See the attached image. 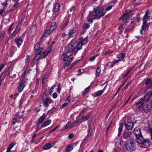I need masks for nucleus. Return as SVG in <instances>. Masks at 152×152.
Masks as SVG:
<instances>
[{
    "label": "nucleus",
    "instance_id": "1",
    "mask_svg": "<svg viewBox=\"0 0 152 152\" xmlns=\"http://www.w3.org/2000/svg\"><path fill=\"white\" fill-rule=\"evenodd\" d=\"M152 95L151 91H149L144 96L145 99H147L142 107V109L144 112L148 113L152 110V99L151 96Z\"/></svg>",
    "mask_w": 152,
    "mask_h": 152
},
{
    "label": "nucleus",
    "instance_id": "2",
    "mask_svg": "<svg viewBox=\"0 0 152 152\" xmlns=\"http://www.w3.org/2000/svg\"><path fill=\"white\" fill-rule=\"evenodd\" d=\"M136 141L142 148H147L150 145L149 139H144L142 135L136 137Z\"/></svg>",
    "mask_w": 152,
    "mask_h": 152
},
{
    "label": "nucleus",
    "instance_id": "3",
    "mask_svg": "<svg viewBox=\"0 0 152 152\" xmlns=\"http://www.w3.org/2000/svg\"><path fill=\"white\" fill-rule=\"evenodd\" d=\"M93 12L96 18V19H99L104 16L106 12H104L102 8L99 6L95 7L93 8Z\"/></svg>",
    "mask_w": 152,
    "mask_h": 152
},
{
    "label": "nucleus",
    "instance_id": "4",
    "mask_svg": "<svg viewBox=\"0 0 152 152\" xmlns=\"http://www.w3.org/2000/svg\"><path fill=\"white\" fill-rule=\"evenodd\" d=\"M125 146L127 150L130 151H133L136 148L134 140L132 139L129 140L126 142Z\"/></svg>",
    "mask_w": 152,
    "mask_h": 152
},
{
    "label": "nucleus",
    "instance_id": "5",
    "mask_svg": "<svg viewBox=\"0 0 152 152\" xmlns=\"http://www.w3.org/2000/svg\"><path fill=\"white\" fill-rule=\"evenodd\" d=\"M68 51L70 53L69 55L68 54L69 53H68L66 57H70L71 56H75V55L76 53L75 49H76L75 47H74L73 45H68Z\"/></svg>",
    "mask_w": 152,
    "mask_h": 152
},
{
    "label": "nucleus",
    "instance_id": "6",
    "mask_svg": "<svg viewBox=\"0 0 152 152\" xmlns=\"http://www.w3.org/2000/svg\"><path fill=\"white\" fill-rule=\"evenodd\" d=\"M34 52L37 56H40L41 54V52L42 51L43 48L40 47V44L37 42L35 45L34 47Z\"/></svg>",
    "mask_w": 152,
    "mask_h": 152
},
{
    "label": "nucleus",
    "instance_id": "7",
    "mask_svg": "<svg viewBox=\"0 0 152 152\" xmlns=\"http://www.w3.org/2000/svg\"><path fill=\"white\" fill-rule=\"evenodd\" d=\"M96 19L93 11H89L87 17V21L90 24L93 23V20Z\"/></svg>",
    "mask_w": 152,
    "mask_h": 152
},
{
    "label": "nucleus",
    "instance_id": "8",
    "mask_svg": "<svg viewBox=\"0 0 152 152\" xmlns=\"http://www.w3.org/2000/svg\"><path fill=\"white\" fill-rule=\"evenodd\" d=\"M147 99L144 97V99L140 98L136 101V103L137 105V107L138 108H141V107H142Z\"/></svg>",
    "mask_w": 152,
    "mask_h": 152
},
{
    "label": "nucleus",
    "instance_id": "9",
    "mask_svg": "<svg viewBox=\"0 0 152 152\" xmlns=\"http://www.w3.org/2000/svg\"><path fill=\"white\" fill-rule=\"evenodd\" d=\"M92 128L91 125L90 124V123H89L88 125V134L87 135L86 137L84 139L83 142L86 141L88 139L89 135H90L91 136H92Z\"/></svg>",
    "mask_w": 152,
    "mask_h": 152
},
{
    "label": "nucleus",
    "instance_id": "10",
    "mask_svg": "<svg viewBox=\"0 0 152 152\" xmlns=\"http://www.w3.org/2000/svg\"><path fill=\"white\" fill-rule=\"evenodd\" d=\"M133 133L135 135L136 137L142 135L140 127H137L134 128Z\"/></svg>",
    "mask_w": 152,
    "mask_h": 152
},
{
    "label": "nucleus",
    "instance_id": "11",
    "mask_svg": "<svg viewBox=\"0 0 152 152\" xmlns=\"http://www.w3.org/2000/svg\"><path fill=\"white\" fill-rule=\"evenodd\" d=\"M124 126L128 130H132L133 128L134 127V124L132 122H127L126 123V122H124Z\"/></svg>",
    "mask_w": 152,
    "mask_h": 152
},
{
    "label": "nucleus",
    "instance_id": "12",
    "mask_svg": "<svg viewBox=\"0 0 152 152\" xmlns=\"http://www.w3.org/2000/svg\"><path fill=\"white\" fill-rule=\"evenodd\" d=\"M132 133L131 132L127 130H125L123 134V138L124 139H127L132 135Z\"/></svg>",
    "mask_w": 152,
    "mask_h": 152
},
{
    "label": "nucleus",
    "instance_id": "13",
    "mask_svg": "<svg viewBox=\"0 0 152 152\" xmlns=\"http://www.w3.org/2000/svg\"><path fill=\"white\" fill-rule=\"evenodd\" d=\"M106 88V86H105L103 90L98 91L96 92H95L93 94V96L94 97H96V96H101L104 93Z\"/></svg>",
    "mask_w": 152,
    "mask_h": 152
},
{
    "label": "nucleus",
    "instance_id": "14",
    "mask_svg": "<svg viewBox=\"0 0 152 152\" xmlns=\"http://www.w3.org/2000/svg\"><path fill=\"white\" fill-rule=\"evenodd\" d=\"M52 46L51 45L47 50H44L42 52L43 56H44V57H45L47 56L48 54L52 51Z\"/></svg>",
    "mask_w": 152,
    "mask_h": 152
},
{
    "label": "nucleus",
    "instance_id": "15",
    "mask_svg": "<svg viewBox=\"0 0 152 152\" xmlns=\"http://www.w3.org/2000/svg\"><path fill=\"white\" fill-rule=\"evenodd\" d=\"M91 115L90 114H88L86 116L81 117L79 121L80 123H82L87 121Z\"/></svg>",
    "mask_w": 152,
    "mask_h": 152
},
{
    "label": "nucleus",
    "instance_id": "16",
    "mask_svg": "<svg viewBox=\"0 0 152 152\" xmlns=\"http://www.w3.org/2000/svg\"><path fill=\"white\" fill-rule=\"evenodd\" d=\"M9 1V0H0L1 4L4 9H6L7 7L8 2Z\"/></svg>",
    "mask_w": 152,
    "mask_h": 152
},
{
    "label": "nucleus",
    "instance_id": "17",
    "mask_svg": "<svg viewBox=\"0 0 152 152\" xmlns=\"http://www.w3.org/2000/svg\"><path fill=\"white\" fill-rule=\"evenodd\" d=\"M51 99L49 98H46L43 101V104L45 106L47 107L48 104L51 103Z\"/></svg>",
    "mask_w": 152,
    "mask_h": 152
},
{
    "label": "nucleus",
    "instance_id": "18",
    "mask_svg": "<svg viewBox=\"0 0 152 152\" xmlns=\"http://www.w3.org/2000/svg\"><path fill=\"white\" fill-rule=\"evenodd\" d=\"M54 145V144H50L48 143L43 146V149L45 150H47L50 149Z\"/></svg>",
    "mask_w": 152,
    "mask_h": 152
},
{
    "label": "nucleus",
    "instance_id": "19",
    "mask_svg": "<svg viewBox=\"0 0 152 152\" xmlns=\"http://www.w3.org/2000/svg\"><path fill=\"white\" fill-rule=\"evenodd\" d=\"M25 86V85L23 83V81L20 83L18 88V91L19 92H21Z\"/></svg>",
    "mask_w": 152,
    "mask_h": 152
},
{
    "label": "nucleus",
    "instance_id": "20",
    "mask_svg": "<svg viewBox=\"0 0 152 152\" xmlns=\"http://www.w3.org/2000/svg\"><path fill=\"white\" fill-rule=\"evenodd\" d=\"M88 39V37H87L84 38H83L82 37H81L79 39L78 41H80L81 42V43L83 45L87 43Z\"/></svg>",
    "mask_w": 152,
    "mask_h": 152
},
{
    "label": "nucleus",
    "instance_id": "21",
    "mask_svg": "<svg viewBox=\"0 0 152 152\" xmlns=\"http://www.w3.org/2000/svg\"><path fill=\"white\" fill-rule=\"evenodd\" d=\"M143 23L142 25V28L140 30V33L141 34H142V31L144 30L145 28H146L147 27V20H143Z\"/></svg>",
    "mask_w": 152,
    "mask_h": 152
},
{
    "label": "nucleus",
    "instance_id": "22",
    "mask_svg": "<svg viewBox=\"0 0 152 152\" xmlns=\"http://www.w3.org/2000/svg\"><path fill=\"white\" fill-rule=\"evenodd\" d=\"M150 13L148 10L145 13V15L143 18V20H147V19L150 18Z\"/></svg>",
    "mask_w": 152,
    "mask_h": 152
},
{
    "label": "nucleus",
    "instance_id": "23",
    "mask_svg": "<svg viewBox=\"0 0 152 152\" xmlns=\"http://www.w3.org/2000/svg\"><path fill=\"white\" fill-rule=\"evenodd\" d=\"M128 12L124 13L122 18V19L124 23H125L126 20L129 19V15L128 16Z\"/></svg>",
    "mask_w": 152,
    "mask_h": 152
},
{
    "label": "nucleus",
    "instance_id": "24",
    "mask_svg": "<svg viewBox=\"0 0 152 152\" xmlns=\"http://www.w3.org/2000/svg\"><path fill=\"white\" fill-rule=\"evenodd\" d=\"M123 124L122 123H120L119 124V126L118 129V136L120 137L121 135V132H122L123 129L122 127Z\"/></svg>",
    "mask_w": 152,
    "mask_h": 152
},
{
    "label": "nucleus",
    "instance_id": "25",
    "mask_svg": "<svg viewBox=\"0 0 152 152\" xmlns=\"http://www.w3.org/2000/svg\"><path fill=\"white\" fill-rule=\"evenodd\" d=\"M83 45V44L81 43V42L80 41H78L77 45L75 46L76 49L77 50V51H78L81 49Z\"/></svg>",
    "mask_w": 152,
    "mask_h": 152
},
{
    "label": "nucleus",
    "instance_id": "26",
    "mask_svg": "<svg viewBox=\"0 0 152 152\" xmlns=\"http://www.w3.org/2000/svg\"><path fill=\"white\" fill-rule=\"evenodd\" d=\"M46 115L45 113H44L39 119L38 121L39 123H41L46 118Z\"/></svg>",
    "mask_w": 152,
    "mask_h": 152
},
{
    "label": "nucleus",
    "instance_id": "27",
    "mask_svg": "<svg viewBox=\"0 0 152 152\" xmlns=\"http://www.w3.org/2000/svg\"><path fill=\"white\" fill-rule=\"evenodd\" d=\"M56 28V24L55 23L53 22L51 23L50 28V30L53 31L55 30Z\"/></svg>",
    "mask_w": 152,
    "mask_h": 152
},
{
    "label": "nucleus",
    "instance_id": "28",
    "mask_svg": "<svg viewBox=\"0 0 152 152\" xmlns=\"http://www.w3.org/2000/svg\"><path fill=\"white\" fill-rule=\"evenodd\" d=\"M16 42L17 43V46L18 47H19L23 42V40L21 38H18L16 40Z\"/></svg>",
    "mask_w": 152,
    "mask_h": 152
},
{
    "label": "nucleus",
    "instance_id": "29",
    "mask_svg": "<svg viewBox=\"0 0 152 152\" xmlns=\"http://www.w3.org/2000/svg\"><path fill=\"white\" fill-rule=\"evenodd\" d=\"M76 32L75 30H71L69 33V35L70 37H73L75 34V33Z\"/></svg>",
    "mask_w": 152,
    "mask_h": 152
},
{
    "label": "nucleus",
    "instance_id": "30",
    "mask_svg": "<svg viewBox=\"0 0 152 152\" xmlns=\"http://www.w3.org/2000/svg\"><path fill=\"white\" fill-rule=\"evenodd\" d=\"M101 71V70L100 68V67L99 66L97 68L96 70L95 75L96 77H99V76Z\"/></svg>",
    "mask_w": 152,
    "mask_h": 152
},
{
    "label": "nucleus",
    "instance_id": "31",
    "mask_svg": "<svg viewBox=\"0 0 152 152\" xmlns=\"http://www.w3.org/2000/svg\"><path fill=\"white\" fill-rule=\"evenodd\" d=\"M50 31L49 30H46L43 33V36H44L45 37H46L50 35Z\"/></svg>",
    "mask_w": 152,
    "mask_h": 152
},
{
    "label": "nucleus",
    "instance_id": "32",
    "mask_svg": "<svg viewBox=\"0 0 152 152\" xmlns=\"http://www.w3.org/2000/svg\"><path fill=\"white\" fill-rule=\"evenodd\" d=\"M20 30V27L19 25H18L16 26V28L13 32L12 34V35H14V36L15 35V34L18 32Z\"/></svg>",
    "mask_w": 152,
    "mask_h": 152
},
{
    "label": "nucleus",
    "instance_id": "33",
    "mask_svg": "<svg viewBox=\"0 0 152 152\" xmlns=\"http://www.w3.org/2000/svg\"><path fill=\"white\" fill-rule=\"evenodd\" d=\"M90 86H88V87L86 88L85 90L83 91L82 92V94L83 95H84L85 94H86L88 93L89 90V88L90 87Z\"/></svg>",
    "mask_w": 152,
    "mask_h": 152
},
{
    "label": "nucleus",
    "instance_id": "34",
    "mask_svg": "<svg viewBox=\"0 0 152 152\" xmlns=\"http://www.w3.org/2000/svg\"><path fill=\"white\" fill-rule=\"evenodd\" d=\"M51 122V121L50 120H46L45 122H44L43 125L44 126H45L50 124Z\"/></svg>",
    "mask_w": 152,
    "mask_h": 152
},
{
    "label": "nucleus",
    "instance_id": "35",
    "mask_svg": "<svg viewBox=\"0 0 152 152\" xmlns=\"http://www.w3.org/2000/svg\"><path fill=\"white\" fill-rule=\"evenodd\" d=\"M31 32L34 33L36 32L37 31V27L36 26H32L31 28Z\"/></svg>",
    "mask_w": 152,
    "mask_h": 152
},
{
    "label": "nucleus",
    "instance_id": "36",
    "mask_svg": "<svg viewBox=\"0 0 152 152\" xmlns=\"http://www.w3.org/2000/svg\"><path fill=\"white\" fill-rule=\"evenodd\" d=\"M73 58H63L62 59L64 61H66L68 60V61L70 62V63L72 61V59Z\"/></svg>",
    "mask_w": 152,
    "mask_h": 152
},
{
    "label": "nucleus",
    "instance_id": "37",
    "mask_svg": "<svg viewBox=\"0 0 152 152\" xmlns=\"http://www.w3.org/2000/svg\"><path fill=\"white\" fill-rule=\"evenodd\" d=\"M79 119L77 118L76 119V120L73 123H72L71 126H70V127L71 128H72V127H73L74 126H75L76 124L77 123L78 121H79Z\"/></svg>",
    "mask_w": 152,
    "mask_h": 152
},
{
    "label": "nucleus",
    "instance_id": "38",
    "mask_svg": "<svg viewBox=\"0 0 152 152\" xmlns=\"http://www.w3.org/2000/svg\"><path fill=\"white\" fill-rule=\"evenodd\" d=\"M151 80L150 78H148L146 80L145 82V84L147 85H148L151 83Z\"/></svg>",
    "mask_w": 152,
    "mask_h": 152
},
{
    "label": "nucleus",
    "instance_id": "39",
    "mask_svg": "<svg viewBox=\"0 0 152 152\" xmlns=\"http://www.w3.org/2000/svg\"><path fill=\"white\" fill-rule=\"evenodd\" d=\"M124 58H121V59H119L116 60L115 61H114L113 62L114 64H117L118 63L119 61H121V59L123 60V61H124V60H123Z\"/></svg>",
    "mask_w": 152,
    "mask_h": 152
},
{
    "label": "nucleus",
    "instance_id": "40",
    "mask_svg": "<svg viewBox=\"0 0 152 152\" xmlns=\"http://www.w3.org/2000/svg\"><path fill=\"white\" fill-rule=\"evenodd\" d=\"M15 145V144L14 142L11 143L9 145V147L7 149H8L10 150H11V149L14 147Z\"/></svg>",
    "mask_w": 152,
    "mask_h": 152
},
{
    "label": "nucleus",
    "instance_id": "41",
    "mask_svg": "<svg viewBox=\"0 0 152 152\" xmlns=\"http://www.w3.org/2000/svg\"><path fill=\"white\" fill-rule=\"evenodd\" d=\"M73 149V147L71 145H69L66 148L67 151L69 152L71 151Z\"/></svg>",
    "mask_w": 152,
    "mask_h": 152
},
{
    "label": "nucleus",
    "instance_id": "42",
    "mask_svg": "<svg viewBox=\"0 0 152 152\" xmlns=\"http://www.w3.org/2000/svg\"><path fill=\"white\" fill-rule=\"evenodd\" d=\"M114 64L113 62H109L107 64V66L109 67H112L114 66Z\"/></svg>",
    "mask_w": 152,
    "mask_h": 152
},
{
    "label": "nucleus",
    "instance_id": "43",
    "mask_svg": "<svg viewBox=\"0 0 152 152\" xmlns=\"http://www.w3.org/2000/svg\"><path fill=\"white\" fill-rule=\"evenodd\" d=\"M44 126L43 125H42L41 124V123H38L37 124V129L38 130L40 129L42 126Z\"/></svg>",
    "mask_w": 152,
    "mask_h": 152
},
{
    "label": "nucleus",
    "instance_id": "44",
    "mask_svg": "<svg viewBox=\"0 0 152 152\" xmlns=\"http://www.w3.org/2000/svg\"><path fill=\"white\" fill-rule=\"evenodd\" d=\"M113 6H109L107 7H106L105 9V11L104 12H106L107 11L109 10L110 9H111L112 7Z\"/></svg>",
    "mask_w": 152,
    "mask_h": 152
},
{
    "label": "nucleus",
    "instance_id": "45",
    "mask_svg": "<svg viewBox=\"0 0 152 152\" xmlns=\"http://www.w3.org/2000/svg\"><path fill=\"white\" fill-rule=\"evenodd\" d=\"M80 60H81V59L78 60H77V61H75L74 62H73L72 64V66H71V67H72L73 66H74L77 63H78L80 61Z\"/></svg>",
    "mask_w": 152,
    "mask_h": 152
},
{
    "label": "nucleus",
    "instance_id": "46",
    "mask_svg": "<svg viewBox=\"0 0 152 152\" xmlns=\"http://www.w3.org/2000/svg\"><path fill=\"white\" fill-rule=\"evenodd\" d=\"M148 132H149L151 136V139L152 140V128H149L148 129Z\"/></svg>",
    "mask_w": 152,
    "mask_h": 152
},
{
    "label": "nucleus",
    "instance_id": "47",
    "mask_svg": "<svg viewBox=\"0 0 152 152\" xmlns=\"http://www.w3.org/2000/svg\"><path fill=\"white\" fill-rule=\"evenodd\" d=\"M90 26L89 24H86V23H85L83 26V28L84 29H86V28H89Z\"/></svg>",
    "mask_w": 152,
    "mask_h": 152
},
{
    "label": "nucleus",
    "instance_id": "48",
    "mask_svg": "<svg viewBox=\"0 0 152 152\" xmlns=\"http://www.w3.org/2000/svg\"><path fill=\"white\" fill-rule=\"evenodd\" d=\"M56 87L55 86H52L50 90L49 91V93L50 94V95L53 92V89H54V87Z\"/></svg>",
    "mask_w": 152,
    "mask_h": 152
},
{
    "label": "nucleus",
    "instance_id": "49",
    "mask_svg": "<svg viewBox=\"0 0 152 152\" xmlns=\"http://www.w3.org/2000/svg\"><path fill=\"white\" fill-rule=\"evenodd\" d=\"M66 61H67L64 64V66L65 67L68 66L70 63V62L68 61V60H67Z\"/></svg>",
    "mask_w": 152,
    "mask_h": 152
},
{
    "label": "nucleus",
    "instance_id": "50",
    "mask_svg": "<svg viewBox=\"0 0 152 152\" xmlns=\"http://www.w3.org/2000/svg\"><path fill=\"white\" fill-rule=\"evenodd\" d=\"M68 103L67 102H66L64 103L61 106V107L62 108H63L64 107L66 106L68 104Z\"/></svg>",
    "mask_w": 152,
    "mask_h": 152
},
{
    "label": "nucleus",
    "instance_id": "51",
    "mask_svg": "<svg viewBox=\"0 0 152 152\" xmlns=\"http://www.w3.org/2000/svg\"><path fill=\"white\" fill-rule=\"evenodd\" d=\"M4 36V35L3 34H0V40H1V41L3 40V38Z\"/></svg>",
    "mask_w": 152,
    "mask_h": 152
},
{
    "label": "nucleus",
    "instance_id": "52",
    "mask_svg": "<svg viewBox=\"0 0 152 152\" xmlns=\"http://www.w3.org/2000/svg\"><path fill=\"white\" fill-rule=\"evenodd\" d=\"M26 72V70L24 72L22 76H21V79L22 80H23L25 78V75Z\"/></svg>",
    "mask_w": 152,
    "mask_h": 152
},
{
    "label": "nucleus",
    "instance_id": "53",
    "mask_svg": "<svg viewBox=\"0 0 152 152\" xmlns=\"http://www.w3.org/2000/svg\"><path fill=\"white\" fill-rule=\"evenodd\" d=\"M5 9L4 8L3 9H0V14L1 15L5 11Z\"/></svg>",
    "mask_w": 152,
    "mask_h": 152
},
{
    "label": "nucleus",
    "instance_id": "54",
    "mask_svg": "<svg viewBox=\"0 0 152 152\" xmlns=\"http://www.w3.org/2000/svg\"><path fill=\"white\" fill-rule=\"evenodd\" d=\"M4 67V65L2 64H1V65L0 66V72L1 71V70L3 69Z\"/></svg>",
    "mask_w": 152,
    "mask_h": 152
},
{
    "label": "nucleus",
    "instance_id": "55",
    "mask_svg": "<svg viewBox=\"0 0 152 152\" xmlns=\"http://www.w3.org/2000/svg\"><path fill=\"white\" fill-rule=\"evenodd\" d=\"M70 100V96H68L66 98V102L68 103L69 102Z\"/></svg>",
    "mask_w": 152,
    "mask_h": 152
},
{
    "label": "nucleus",
    "instance_id": "56",
    "mask_svg": "<svg viewBox=\"0 0 152 152\" xmlns=\"http://www.w3.org/2000/svg\"><path fill=\"white\" fill-rule=\"evenodd\" d=\"M17 119L15 118H14L12 120V124H15V123L17 122Z\"/></svg>",
    "mask_w": 152,
    "mask_h": 152
},
{
    "label": "nucleus",
    "instance_id": "57",
    "mask_svg": "<svg viewBox=\"0 0 152 152\" xmlns=\"http://www.w3.org/2000/svg\"><path fill=\"white\" fill-rule=\"evenodd\" d=\"M71 122L69 121H68V123L66 124V125L65 126V128H67L69 126V124Z\"/></svg>",
    "mask_w": 152,
    "mask_h": 152
},
{
    "label": "nucleus",
    "instance_id": "58",
    "mask_svg": "<svg viewBox=\"0 0 152 152\" xmlns=\"http://www.w3.org/2000/svg\"><path fill=\"white\" fill-rule=\"evenodd\" d=\"M60 85L59 84L58 86V93H59L61 91V88L59 87Z\"/></svg>",
    "mask_w": 152,
    "mask_h": 152
},
{
    "label": "nucleus",
    "instance_id": "59",
    "mask_svg": "<svg viewBox=\"0 0 152 152\" xmlns=\"http://www.w3.org/2000/svg\"><path fill=\"white\" fill-rule=\"evenodd\" d=\"M53 97L54 98H55L57 97V94L56 93H54L53 94Z\"/></svg>",
    "mask_w": 152,
    "mask_h": 152
},
{
    "label": "nucleus",
    "instance_id": "60",
    "mask_svg": "<svg viewBox=\"0 0 152 152\" xmlns=\"http://www.w3.org/2000/svg\"><path fill=\"white\" fill-rule=\"evenodd\" d=\"M74 136V135L73 134H71L69 135V138L72 139L73 137Z\"/></svg>",
    "mask_w": 152,
    "mask_h": 152
},
{
    "label": "nucleus",
    "instance_id": "61",
    "mask_svg": "<svg viewBox=\"0 0 152 152\" xmlns=\"http://www.w3.org/2000/svg\"><path fill=\"white\" fill-rule=\"evenodd\" d=\"M126 56V53H123L121 55L120 57H125Z\"/></svg>",
    "mask_w": 152,
    "mask_h": 152
},
{
    "label": "nucleus",
    "instance_id": "62",
    "mask_svg": "<svg viewBox=\"0 0 152 152\" xmlns=\"http://www.w3.org/2000/svg\"><path fill=\"white\" fill-rule=\"evenodd\" d=\"M36 134H34L33 136V138H32V142H33L34 141V138L36 137Z\"/></svg>",
    "mask_w": 152,
    "mask_h": 152
},
{
    "label": "nucleus",
    "instance_id": "63",
    "mask_svg": "<svg viewBox=\"0 0 152 152\" xmlns=\"http://www.w3.org/2000/svg\"><path fill=\"white\" fill-rule=\"evenodd\" d=\"M95 58H91L89 59V61H92L95 59Z\"/></svg>",
    "mask_w": 152,
    "mask_h": 152
},
{
    "label": "nucleus",
    "instance_id": "64",
    "mask_svg": "<svg viewBox=\"0 0 152 152\" xmlns=\"http://www.w3.org/2000/svg\"><path fill=\"white\" fill-rule=\"evenodd\" d=\"M16 75L15 74H14L10 76V77L12 78H14L16 77Z\"/></svg>",
    "mask_w": 152,
    "mask_h": 152
}]
</instances>
